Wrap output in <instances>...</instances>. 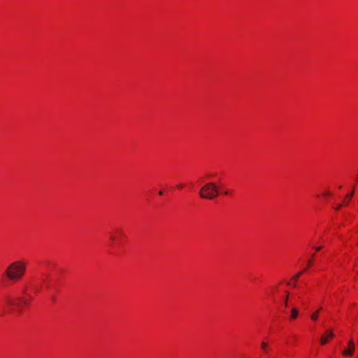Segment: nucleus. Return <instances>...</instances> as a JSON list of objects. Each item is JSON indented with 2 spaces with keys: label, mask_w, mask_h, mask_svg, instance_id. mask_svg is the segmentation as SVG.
I'll list each match as a JSON object with an SVG mask.
<instances>
[{
  "label": "nucleus",
  "mask_w": 358,
  "mask_h": 358,
  "mask_svg": "<svg viewBox=\"0 0 358 358\" xmlns=\"http://www.w3.org/2000/svg\"><path fill=\"white\" fill-rule=\"evenodd\" d=\"M3 301L5 305L8 306V310L10 313L14 312L15 308L21 312L22 303L24 305L28 304V301L21 297L14 299L10 296H6L4 298Z\"/></svg>",
  "instance_id": "nucleus-3"
},
{
  "label": "nucleus",
  "mask_w": 358,
  "mask_h": 358,
  "mask_svg": "<svg viewBox=\"0 0 358 358\" xmlns=\"http://www.w3.org/2000/svg\"><path fill=\"white\" fill-rule=\"evenodd\" d=\"M357 180H358V178H357Z\"/></svg>",
  "instance_id": "nucleus-21"
},
{
  "label": "nucleus",
  "mask_w": 358,
  "mask_h": 358,
  "mask_svg": "<svg viewBox=\"0 0 358 358\" xmlns=\"http://www.w3.org/2000/svg\"><path fill=\"white\" fill-rule=\"evenodd\" d=\"M26 264L22 260L12 262L6 268L5 273L7 278L12 281L20 280L25 274Z\"/></svg>",
  "instance_id": "nucleus-1"
},
{
  "label": "nucleus",
  "mask_w": 358,
  "mask_h": 358,
  "mask_svg": "<svg viewBox=\"0 0 358 358\" xmlns=\"http://www.w3.org/2000/svg\"><path fill=\"white\" fill-rule=\"evenodd\" d=\"M310 317L313 321H316L318 317V311H316L314 313H313Z\"/></svg>",
  "instance_id": "nucleus-9"
},
{
  "label": "nucleus",
  "mask_w": 358,
  "mask_h": 358,
  "mask_svg": "<svg viewBox=\"0 0 358 358\" xmlns=\"http://www.w3.org/2000/svg\"><path fill=\"white\" fill-rule=\"evenodd\" d=\"M311 264H312V260L310 259V260L308 261V266H311Z\"/></svg>",
  "instance_id": "nucleus-15"
},
{
  "label": "nucleus",
  "mask_w": 358,
  "mask_h": 358,
  "mask_svg": "<svg viewBox=\"0 0 358 358\" xmlns=\"http://www.w3.org/2000/svg\"><path fill=\"white\" fill-rule=\"evenodd\" d=\"M110 239H111L112 241H113V240L115 239V237H114V236H110Z\"/></svg>",
  "instance_id": "nucleus-19"
},
{
  "label": "nucleus",
  "mask_w": 358,
  "mask_h": 358,
  "mask_svg": "<svg viewBox=\"0 0 358 358\" xmlns=\"http://www.w3.org/2000/svg\"><path fill=\"white\" fill-rule=\"evenodd\" d=\"M159 195H162V194H163V192H162V191H159Z\"/></svg>",
  "instance_id": "nucleus-17"
},
{
  "label": "nucleus",
  "mask_w": 358,
  "mask_h": 358,
  "mask_svg": "<svg viewBox=\"0 0 358 358\" xmlns=\"http://www.w3.org/2000/svg\"><path fill=\"white\" fill-rule=\"evenodd\" d=\"M231 192H229V191H228V190H227V191H225V192H224V194H225V195L229 194H231Z\"/></svg>",
  "instance_id": "nucleus-16"
},
{
  "label": "nucleus",
  "mask_w": 358,
  "mask_h": 358,
  "mask_svg": "<svg viewBox=\"0 0 358 358\" xmlns=\"http://www.w3.org/2000/svg\"><path fill=\"white\" fill-rule=\"evenodd\" d=\"M219 194L218 189L214 182L205 184L199 192V196L202 199L213 200Z\"/></svg>",
  "instance_id": "nucleus-2"
},
{
  "label": "nucleus",
  "mask_w": 358,
  "mask_h": 358,
  "mask_svg": "<svg viewBox=\"0 0 358 358\" xmlns=\"http://www.w3.org/2000/svg\"><path fill=\"white\" fill-rule=\"evenodd\" d=\"M322 248L321 246L315 247V249L316 251H320Z\"/></svg>",
  "instance_id": "nucleus-14"
},
{
  "label": "nucleus",
  "mask_w": 358,
  "mask_h": 358,
  "mask_svg": "<svg viewBox=\"0 0 358 358\" xmlns=\"http://www.w3.org/2000/svg\"><path fill=\"white\" fill-rule=\"evenodd\" d=\"M261 348H262V349L264 352H266L267 348H268V345H267V343H265V342H262V343H261Z\"/></svg>",
  "instance_id": "nucleus-10"
},
{
  "label": "nucleus",
  "mask_w": 358,
  "mask_h": 358,
  "mask_svg": "<svg viewBox=\"0 0 358 358\" xmlns=\"http://www.w3.org/2000/svg\"><path fill=\"white\" fill-rule=\"evenodd\" d=\"M288 296H289V293L287 292V296H286V298L285 299V301H284V304L285 306L287 307V305H288Z\"/></svg>",
  "instance_id": "nucleus-12"
},
{
  "label": "nucleus",
  "mask_w": 358,
  "mask_h": 358,
  "mask_svg": "<svg viewBox=\"0 0 358 358\" xmlns=\"http://www.w3.org/2000/svg\"><path fill=\"white\" fill-rule=\"evenodd\" d=\"M328 342V338L325 336H322L320 338V343L322 345H325Z\"/></svg>",
  "instance_id": "nucleus-8"
},
{
  "label": "nucleus",
  "mask_w": 358,
  "mask_h": 358,
  "mask_svg": "<svg viewBox=\"0 0 358 358\" xmlns=\"http://www.w3.org/2000/svg\"><path fill=\"white\" fill-rule=\"evenodd\" d=\"M342 206V204H339L336 208V210H339L341 209Z\"/></svg>",
  "instance_id": "nucleus-13"
},
{
  "label": "nucleus",
  "mask_w": 358,
  "mask_h": 358,
  "mask_svg": "<svg viewBox=\"0 0 358 358\" xmlns=\"http://www.w3.org/2000/svg\"><path fill=\"white\" fill-rule=\"evenodd\" d=\"M298 310L296 308H293L292 309V311H291V316H290V318L292 320H294L298 316Z\"/></svg>",
  "instance_id": "nucleus-5"
},
{
  "label": "nucleus",
  "mask_w": 358,
  "mask_h": 358,
  "mask_svg": "<svg viewBox=\"0 0 358 358\" xmlns=\"http://www.w3.org/2000/svg\"><path fill=\"white\" fill-rule=\"evenodd\" d=\"M304 271H300L299 273H298L297 274H296L293 278V280L294 281V283H293V287H296V281L298 279H299V277L302 275V273H303Z\"/></svg>",
  "instance_id": "nucleus-6"
},
{
  "label": "nucleus",
  "mask_w": 358,
  "mask_h": 358,
  "mask_svg": "<svg viewBox=\"0 0 358 358\" xmlns=\"http://www.w3.org/2000/svg\"><path fill=\"white\" fill-rule=\"evenodd\" d=\"M326 334H327L328 338H333L334 336V334L332 331H327L326 332Z\"/></svg>",
  "instance_id": "nucleus-11"
},
{
  "label": "nucleus",
  "mask_w": 358,
  "mask_h": 358,
  "mask_svg": "<svg viewBox=\"0 0 358 358\" xmlns=\"http://www.w3.org/2000/svg\"><path fill=\"white\" fill-rule=\"evenodd\" d=\"M355 349V347L354 341L352 339H350L348 341V349H344L343 350L342 354L344 356H352L354 353Z\"/></svg>",
  "instance_id": "nucleus-4"
},
{
  "label": "nucleus",
  "mask_w": 358,
  "mask_h": 358,
  "mask_svg": "<svg viewBox=\"0 0 358 358\" xmlns=\"http://www.w3.org/2000/svg\"><path fill=\"white\" fill-rule=\"evenodd\" d=\"M353 195H354V190H352V192L350 194H346L345 199H347L348 201L346 202H344V203L348 204L349 201L352 198Z\"/></svg>",
  "instance_id": "nucleus-7"
},
{
  "label": "nucleus",
  "mask_w": 358,
  "mask_h": 358,
  "mask_svg": "<svg viewBox=\"0 0 358 358\" xmlns=\"http://www.w3.org/2000/svg\"><path fill=\"white\" fill-rule=\"evenodd\" d=\"M329 192H325V193H324V195H325V196H327V195H329Z\"/></svg>",
  "instance_id": "nucleus-18"
},
{
  "label": "nucleus",
  "mask_w": 358,
  "mask_h": 358,
  "mask_svg": "<svg viewBox=\"0 0 358 358\" xmlns=\"http://www.w3.org/2000/svg\"><path fill=\"white\" fill-rule=\"evenodd\" d=\"M178 187H180H180H182V185H181V184H180V185H179L178 186Z\"/></svg>",
  "instance_id": "nucleus-20"
}]
</instances>
